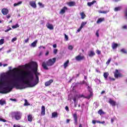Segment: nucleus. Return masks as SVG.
Listing matches in <instances>:
<instances>
[{"instance_id":"c9c22d12","label":"nucleus","mask_w":127,"mask_h":127,"mask_svg":"<svg viewBox=\"0 0 127 127\" xmlns=\"http://www.w3.org/2000/svg\"><path fill=\"white\" fill-rule=\"evenodd\" d=\"M98 12L99 13H104V14H106V13H108V11H101V10H99V11H98Z\"/></svg>"},{"instance_id":"a211bd4d","label":"nucleus","mask_w":127,"mask_h":127,"mask_svg":"<svg viewBox=\"0 0 127 127\" xmlns=\"http://www.w3.org/2000/svg\"><path fill=\"white\" fill-rule=\"evenodd\" d=\"M52 83H53V79H50L49 81L45 82V86H46V87H48V86L51 85Z\"/></svg>"},{"instance_id":"37998d69","label":"nucleus","mask_w":127,"mask_h":127,"mask_svg":"<svg viewBox=\"0 0 127 127\" xmlns=\"http://www.w3.org/2000/svg\"><path fill=\"white\" fill-rule=\"evenodd\" d=\"M68 49H69V50H73V46L72 45L68 46Z\"/></svg>"},{"instance_id":"69168bd1","label":"nucleus","mask_w":127,"mask_h":127,"mask_svg":"<svg viewBox=\"0 0 127 127\" xmlns=\"http://www.w3.org/2000/svg\"><path fill=\"white\" fill-rule=\"evenodd\" d=\"M74 107L76 108L77 107V105H78V102H76L74 103Z\"/></svg>"},{"instance_id":"412c9836","label":"nucleus","mask_w":127,"mask_h":127,"mask_svg":"<svg viewBox=\"0 0 127 127\" xmlns=\"http://www.w3.org/2000/svg\"><path fill=\"white\" fill-rule=\"evenodd\" d=\"M95 55L96 54L95 53V52H94L93 51H90L88 53V56H89V57H93V56H95Z\"/></svg>"},{"instance_id":"13d9d810","label":"nucleus","mask_w":127,"mask_h":127,"mask_svg":"<svg viewBox=\"0 0 127 127\" xmlns=\"http://www.w3.org/2000/svg\"><path fill=\"white\" fill-rule=\"evenodd\" d=\"M65 109L67 112H69V107H68V106H66Z\"/></svg>"},{"instance_id":"f3484780","label":"nucleus","mask_w":127,"mask_h":127,"mask_svg":"<svg viewBox=\"0 0 127 127\" xmlns=\"http://www.w3.org/2000/svg\"><path fill=\"white\" fill-rule=\"evenodd\" d=\"M41 116H45V106H44L41 107Z\"/></svg>"},{"instance_id":"39448f33","label":"nucleus","mask_w":127,"mask_h":127,"mask_svg":"<svg viewBox=\"0 0 127 127\" xmlns=\"http://www.w3.org/2000/svg\"><path fill=\"white\" fill-rule=\"evenodd\" d=\"M18 71V69H17V68H14L12 70H10L7 73V75H8L9 76H11L12 74H15V73H16V72Z\"/></svg>"},{"instance_id":"052dcab7","label":"nucleus","mask_w":127,"mask_h":127,"mask_svg":"<svg viewBox=\"0 0 127 127\" xmlns=\"http://www.w3.org/2000/svg\"><path fill=\"white\" fill-rule=\"evenodd\" d=\"M97 54L98 55H100V54H101V51L100 50H97Z\"/></svg>"},{"instance_id":"7ed1b4c3","label":"nucleus","mask_w":127,"mask_h":127,"mask_svg":"<svg viewBox=\"0 0 127 127\" xmlns=\"http://www.w3.org/2000/svg\"><path fill=\"white\" fill-rule=\"evenodd\" d=\"M55 62H56V58H54L52 59H50L46 63L43 62L42 63V67L45 70H48L49 68H48L47 66H53V65H54Z\"/></svg>"},{"instance_id":"5701e85b","label":"nucleus","mask_w":127,"mask_h":127,"mask_svg":"<svg viewBox=\"0 0 127 127\" xmlns=\"http://www.w3.org/2000/svg\"><path fill=\"white\" fill-rule=\"evenodd\" d=\"M69 64V60H67L64 64V69H66L67 67H68V65Z\"/></svg>"},{"instance_id":"4468645a","label":"nucleus","mask_w":127,"mask_h":127,"mask_svg":"<svg viewBox=\"0 0 127 127\" xmlns=\"http://www.w3.org/2000/svg\"><path fill=\"white\" fill-rule=\"evenodd\" d=\"M66 4H67L68 6H70L71 7L72 6H75V5H76V2L74 1H71L69 2H67L66 3Z\"/></svg>"},{"instance_id":"1a4fd4ad","label":"nucleus","mask_w":127,"mask_h":127,"mask_svg":"<svg viewBox=\"0 0 127 127\" xmlns=\"http://www.w3.org/2000/svg\"><path fill=\"white\" fill-rule=\"evenodd\" d=\"M73 118L74 121V124L75 126H77L78 125V117H77V113L73 114Z\"/></svg>"},{"instance_id":"bf43d9fd","label":"nucleus","mask_w":127,"mask_h":127,"mask_svg":"<svg viewBox=\"0 0 127 127\" xmlns=\"http://www.w3.org/2000/svg\"><path fill=\"white\" fill-rule=\"evenodd\" d=\"M35 76H39L40 75V73L37 72L36 73H35Z\"/></svg>"},{"instance_id":"338daca9","label":"nucleus","mask_w":127,"mask_h":127,"mask_svg":"<svg viewBox=\"0 0 127 127\" xmlns=\"http://www.w3.org/2000/svg\"><path fill=\"white\" fill-rule=\"evenodd\" d=\"M127 26H126V25H124V26H123V28L124 29H127Z\"/></svg>"},{"instance_id":"4d7b16f0","label":"nucleus","mask_w":127,"mask_h":127,"mask_svg":"<svg viewBox=\"0 0 127 127\" xmlns=\"http://www.w3.org/2000/svg\"><path fill=\"white\" fill-rule=\"evenodd\" d=\"M76 101H77V99H76V98L75 97L73 98L74 103H77Z\"/></svg>"},{"instance_id":"09e8293b","label":"nucleus","mask_w":127,"mask_h":127,"mask_svg":"<svg viewBox=\"0 0 127 127\" xmlns=\"http://www.w3.org/2000/svg\"><path fill=\"white\" fill-rule=\"evenodd\" d=\"M57 52H58V50L55 49L54 50V54H57Z\"/></svg>"},{"instance_id":"c756f323","label":"nucleus","mask_w":127,"mask_h":127,"mask_svg":"<svg viewBox=\"0 0 127 127\" xmlns=\"http://www.w3.org/2000/svg\"><path fill=\"white\" fill-rule=\"evenodd\" d=\"M22 67L24 69H26L27 68H30V65L29 64H26L25 65H22Z\"/></svg>"},{"instance_id":"a878e982","label":"nucleus","mask_w":127,"mask_h":127,"mask_svg":"<svg viewBox=\"0 0 127 127\" xmlns=\"http://www.w3.org/2000/svg\"><path fill=\"white\" fill-rule=\"evenodd\" d=\"M80 15L81 16V19H84V18L86 17V14H85V13H84V12H80Z\"/></svg>"},{"instance_id":"b1692460","label":"nucleus","mask_w":127,"mask_h":127,"mask_svg":"<svg viewBox=\"0 0 127 127\" xmlns=\"http://www.w3.org/2000/svg\"><path fill=\"white\" fill-rule=\"evenodd\" d=\"M95 2H97V1L96 0H93L92 2H87V5L88 6H92L94 3H95Z\"/></svg>"},{"instance_id":"680f3d73","label":"nucleus","mask_w":127,"mask_h":127,"mask_svg":"<svg viewBox=\"0 0 127 127\" xmlns=\"http://www.w3.org/2000/svg\"><path fill=\"white\" fill-rule=\"evenodd\" d=\"M6 18L8 19L9 18H10V14H8L7 16H6Z\"/></svg>"},{"instance_id":"a19ab883","label":"nucleus","mask_w":127,"mask_h":127,"mask_svg":"<svg viewBox=\"0 0 127 127\" xmlns=\"http://www.w3.org/2000/svg\"><path fill=\"white\" fill-rule=\"evenodd\" d=\"M0 122H3V123H6L7 121L5 119L0 118Z\"/></svg>"},{"instance_id":"8fccbe9b","label":"nucleus","mask_w":127,"mask_h":127,"mask_svg":"<svg viewBox=\"0 0 127 127\" xmlns=\"http://www.w3.org/2000/svg\"><path fill=\"white\" fill-rule=\"evenodd\" d=\"M29 41V38H27L26 40H24L25 43H27Z\"/></svg>"},{"instance_id":"c03bdc74","label":"nucleus","mask_w":127,"mask_h":127,"mask_svg":"<svg viewBox=\"0 0 127 127\" xmlns=\"http://www.w3.org/2000/svg\"><path fill=\"white\" fill-rule=\"evenodd\" d=\"M111 60H112V59H111V58L109 59L108 60L107 62H106L107 65H109V64H110V63H111Z\"/></svg>"},{"instance_id":"f8f14e48","label":"nucleus","mask_w":127,"mask_h":127,"mask_svg":"<svg viewBox=\"0 0 127 127\" xmlns=\"http://www.w3.org/2000/svg\"><path fill=\"white\" fill-rule=\"evenodd\" d=\"M33 64L34 65V67L33 69V71H34V74H36L37 72L38 65H37V63L35 62H33Z\"/></svg>"},{"instance_id":"a18cd8bd","label":"nucleus","mask_w":127,"mask_h":127,"mask_svg":"<svg viewBox=\"0 0 127 127\" xmlns=\"http://www.w3.org/2000/svg\"><path fill=\"white\" fill-rule=\"evenodd\" d=\"M125 16L126 19H127V8L125 11Z\"/></svg>"},{"instance_id":"cd10ccee","label":"nucleus","mask_w":127,"mask_h":127,"mask_svg":"<svg viewBox=\"0 0 127 127\" xmlns=\"http://www.w3.org/2000/svg\"><path fill=\"white\" fill-rule=\"evenodd\" d=\"M32 115H28V122H32Z\"/></svg>"},{"instance_id":"e433bc0d","label":"nucleus","mask_w":127,"mask_h":127,"mask_svg":"<svg viewBox=\"0 0 127 127\" xmlns=\"http://www.w3.org/2000/svg\"><path fill=\"white\" fill-rule=\"evenodd\" d=\"M98 113L99 115H103V114H104V112H103V110L102 109L99 110Z\"/></svg>"},{"instance_id":"c85d7f7f","label":"nucleus","mask_w":127,"mask_h":127,"mask_svg":"<svg viewBox=\"0 0 127 127\" xmlns=\"http://www.w3.org/2000/svg\"><path fill=\"white\" fill-rule=\"evenodd\" d=\"M5 104H6L5 100H2L1 99L0 100V105H1V106H3V105H5Z\"/></svg>"},{"instance_id":"473e14b6","label":"nucleus","mask_w":127,"mask_h":127,"mask_svg":"<svg viewBox=\"0 0 127 127\" xmlns=\"http://www.w3.org/2000/svg\"><path fill=\"white\" fill-rule=\"evenodd\" d=\"M17 27H19V25H18V24H16L15 25H13L12 26V28H13V29L17 28Z\"/></svg>"},{"instance_id":"f704fd0d","label":"nucleus","mask_w":127,"mask_h":127,"mask_svg":"<svg viewBox=\"0 0 127 127\" xmlns=\"http://www.w3.org/2000/svg\"><path fill=\"white\" fill-rule=\"evenodd\" d=\"M4 43V39H1L0 40V45H2Z\"/></svg>"},{"instance_id":"aec40b11","label":"nucleus","mask_w":127,"mask_h":127,"mask_svg":"<svg viewBox=\"0 0 127 127\" xmlns=\"http://www.w3.org/2000/svg\"><path fill=\"white\" fill-rule=\"evenodd\" d=\"M38 41L37 40H35L31 44L30 46L31 47H36V45L37 44V42Z\"/></svg>"},{"instance_id":"de8ad7c7","label":"nucleus","mask_w":127,"mask_h":127,"mask_svg":"<svg viewBox=\"0 0 127 127\" xmlns=\"http://www.w3.org/2000/svg\"><path fill=\"white\" fill-rule=\"evenodd\" d=\"M99 31H100V30H97L96 31V35L97 37H99Z\"/></svg>"},{"instance_id":"ea45409f","label":"nucleus","mask_w":127,"mask_h":127,"mask_svg":"<svg viewBox=\"0 0 127 127\" xmlns=\"http://www.w3.org/2000/svg\"><path fill=\"white\" fill-rule=\"evenodd\" d=\"M121 52H122L123 53H124L125 54H126V53H127V51L125 49H122L121 50Z\"/></svg>"},{"instance_id":"0e129e2a","label":"nucleus","mask_w":127,"mask_h":127,"mask_svg":"<svg viewBox=\"0 0 127 127\" xmlns=\"http://www.w3.org/2000/svg\"><path fill=\"white\" fill-rule=\"evenodd\" d=\"M80 84H86V81H85V80H83L80 82Z\"/></svg>"},{"instance_id":"f257e3e1","label":"nucleus","mask_w":127,"mask_h":127,"mask_svg":"<svg viewBox=\"0 0 127 127\" xmlns=\"http://www.w3.org/2000/svg\"><path fill=\"white\" fill-rule=\"evenodd\" d=\"M13 79L9 80H6V75H3L1 76L0 80V94H7L9 93L13 89L14 87H15L16 89H25L26 87H24L23 84H19L17 83L16 79L17 76L13 74Z\"/></svg>"},{"instance_id":"6ab92c4d","label":"nucleus","mask_w":127,"mask_h":127,"mask_svg":"<svg viewBox=\"0 0 127 127\" xmlns=\"http://www.w3.org/2000/svg\"><path fill=\"white\" fill-rule=\"evenodd\" d=\"M103 21H105V18L104 17L99 18L97 20L96 23H97V24H100V23H101V22H103Z\"/></svg>"},{"instance_id":"7c9ffc66","label":"nucleus","mask_w":127,"mask_h":127,"mask_svg":"<svg viewBox=\"0 0 127 127\" xmlns=\"http://www.w3.org/2000/svg\"><path fill=\"white\" fill-rule=\"evenodd\" d=\"M21 3H22V1H20L18 2L17 3H14L13 6H17V5H19V4H21Z\"/></svg>"},{"instance_id":"4c0bfd02","label":"nucleus","mask_w":127,"mask_h":127,"mask_svg":"<svg viewBox=\"0 0 127 127\" xmlns=\"http://www.w3.org/2000/svg\"><path fill=\"white\" fill-rule=\"evenodd\" d=\"M24 106H29V104H28V102L26 99H25V103L24 104Z\"/></svg>"},{"instance_id":"20e7f679","label":"nucleus","mask_w":127,"mask_h":127,"mask_svg":"<svg viewBox=\"0 0 127 127\" xmlns=\"http://www.w3.org/2000/svg\"><path fill=\"white\" fill-rule=\"evenodd\" d=\"M11 115L12 119H15L16 121L21 120V118L22 117V114L19 111L12 112Z\"/></svg>"},{"instance_id":"393cba45","label":"nucleus","mask_w":127,"mask_h":127,"mask_svg":"<svg viewBox=\"0 0 127 127\" xmlns=\"http://www.w3.org/2000/svg\"><path fill=\"white\" fill-rule=\"evenodd\" d=\"M118 46H119V45L115 43H113L112 45V47L113 49H117V48H118Z\"/></svg>"},{"instance_id":"49530a36","label":"nucleus","mask_w":127,"mask_h":127,"mask_svg":"<svg viewBox=\"0 0 127 127\" xmlns=\"http://www.w3.org/2000/svg\"><path fill=\"white\" fill-rule=\"evenodd\" d=\"M17 40V38L14 37V38L12 39L11 42H14V41H16Z\"/></svg>"},{"instance_id":"423d86ee","label":"nucleus","mask_w":127,"mask_h":127,"mask_svg":"<svg viewBox=\"0 0 127 127\" xmlns=\"http://www.w3.org/2000/svg\"><path fill=\"white\" fill-rule=\"evenodd\" d=\"M81 54H80L75 57V58L76 61H82V60H85V56L83 55L81 56Z\"/></svg>"},{"instance_id":"2eb2a0df","label":"nucleus","mask_w":127,"mask_h":127,"mask_svg":"<svg viewBox=\"0 0 127 127\" xmlns=\"http://www.w3.org/2000/svg\"><path fill=\"white\" fill-rule=\"evenodd\" d=\"M46 27H47V28H48V29H50V30H53V29H54V26H53V25L48 23L46 24Z\"/></svg>"},{"instance_id":"5fc2aeb1","label":"nucleus","mask_w":127,"mask_h":127,"mask_svg":"<svg viewBox=\"0 0 127 127\" xmlns=\"http://www.w3.org/2000/svg\"><path fill=\"white\" fill-rule=\"evenodd\" d=\"M98 121H96V120H92V124H93V125L96 124V123H97Z\"/></svg>"},{"instance_id":"3c124183","label":"nucleus","mask_w":127,"mask_h":127,"mask_svg":"<svg viewBox=\"0 0 127 127\" xmlns=\"http://www.w3.org/2000/svg\"><path fill=\"white\" fill-rule=\"evenodd\" d=\"M97 123H98V124H102L103 125L104 124H105V121H103V122H101V121H97Z\"/></svg>"},{"instance_id":"ddd939ff","label":"nucleus","mask_w":127,"mask_h":127,"mask_svg":"<svg viewBox=\"0 0 127 127\" xmlns=\"http://www.w3.org/2000/svg\"><path fill=\"white\" fill-rule=\"evenodd\" d=\"M29 4L32 7H33V8H36L37 7L36 2L35 1H30Z\"/></svg>"},{"instance_id":"79ce46f5","label":"nucleus","mask_w":127,"mask_h":127,"mask_svg":"<svg viewBox=\"0 0 127 127\" xmlns=\"http://www.w3.org/2000/svg\"><path fill=\"white\" fill-rule=\"evenodd\" d=\"M64 38L66 41H68V40H69V37H68V36H67L66 34H64Z\"/></svg>"},{"instance_id":"72a5a7b5","label":"nucleus","mask_w":127,"mask_h":127,"mask_svg":"<svg viewBox=\"0 0 127 127\" xmlns=\"http://www.w3.org/2000/svg\"><path fill=\"white\" fill-rule=\"evenodd\" d=\"M87 24V22H82L80 27L82 28Z\"/></svg>"},{"instance_id":"0eeeda50","label":"nucleus","mask_w":127,"mask_h":127,"mask_svg":"<svg viewBox=\"0 0 127 127\" xmlns=\"http://www.w3.org/2000/svg\"><path fill=\"white\" fill-rule=\"evenodd\" d=\"M114 77L115 78H116V79H118L119 77H123V74L119 72L118 69H116L115 71L114 72Z\"/></svg>"},{"instance_id":"9b49d317","label":"nucleus","mask_w":127,"mask_h":127,"mask_svg":"<svg viewBox=\"0 0 127 127\" xmlns=\"http://www.w3.org/2000/svg\"><path fill=\"white\" fill-rule=\"evenodd\" d=\"M66 10H68V7L66 6L63 7L60 11V14H64L66 12Z\"/></svg>"},{"instance_id":"dca6fc26","label":"nucleus","mask_w":127,"mask_h":127,"mask_svg":"<svg viewBox=\"0 0 127 127\" xmlns=\"http://www.w3.org/2000/svg\"><path fill=\"white\" fill-rule=\"evenodd\" d=\"M89 92L90 93V95L86 96L85 98L86 99H90V98H92L93 97V95H94L93 94V91H92V88H90L88 89Z\"/></svg>"},{"instance_id":"9d476101","label":"nucleus","mask_w":127,"mask_h":127,"mask_svg":"<svg viewBox=\"0 0 127 127\" xmlns=\"http://www.w3.org/2000/svg\"><path fill=\"white\" fill-rule=\"evenodd\" d=\"M1 11L3 15H6V14H8L9 12L8 9L6 8H2Z\"/></svg>"},{"instance_id":"2f4dec72","label":"nucleus","mask_w":127,"mask_h":127,"mask_svg":"<svg viewBox=\"0 0 127 127\" xmlns=\"http://www.w3.org/2000/svg\"><path fill=\"white\" fill-rule=\"evenodd\" d=\"M122 9V7L119 6V7H116L114 8L115 11H118L119 10H121Z\"/></svg>"},{"instance_id":"bb28decb","label":"nucleus","mask_w":127,"mask_h":127,"mask_svg":"<svg viewBox=\"0 0 127 127\" xmlns=\"http://www.w3.org/2000/svg\"><path fill=\"white\" fill-rule=\"evenodd\" d=\"M109 72H106L104 73L103 76L106 80L108 79V77H109Z\"/></svg>"},{"instance_id":"e2e57ef3","label":"nucleus","mask_w":127,"mask_h":127,"mask_svg":"<svg viewBox=\"0 0 127 127\" xmlns=\"http://www.w3.org/2000/svg\"><path fill=\"white\" fill-rule=\"evenodd\" d=\"M53 47H54V48H56V47H57V45L56 44H54Z\"/></svg>"},{"instance_id":"6e6552de","label":"nucleus","mask_w":127,"mask_h":127,"mask_svg":"<svg viewBox=\"0 0 127 127\" xmlns=\"http://www.w3.org/2000/svg\"><path fill=\"white\" fill-rule=\"evenodd\" d=\"M108 103H110V104L112 106V107H116V106L118 105V104H117V102L112 99L111 98L109 99Z\"/></svg>"},{"instance_id":"58836bf2","label":"nucleus","mask_w":127,"mask_h":127,"mask_svg":"<svg viewBox=\"0 0 127 127\" xmlns=\"http://www.w3.org/2000/svg\"><path fill=\"white\" fill-rule=\"evenodd\" d=\"M38 4L41 7H44V5L42 3L39 2Z\"/></svg>"},{"instance_id":"f03ea898","label":"nucleus","mask_w":127,"mask_h":127,"mask_svg":"<svg viewBox=\"0 0 127 127\" xmlns=\"http://www.w3.org/2000/svg\"><path fill=\"white\" fill-rule=\"evenodd\" d=\"M36 79L34 83L31 84L30 83L34 79L33 73L30 71L21 70L17 75L16 81L19 82H22L25 85H27L29 87L32 88L36 86L39 83V77L38 75H36Z\"/></svg>"},{"instance_id":"6e6d98bb","label":"nucleus","mask_w":127,"mask_h":127,"mask_svg":"<svg viewBox=\"0 0 127 127\" xmlns=\"http://www.w3.org/2000/svg\"><path fill=\"white\" fill-rule=\"evenodd\" d=\"M10 101H12L13 102H16V99L10 98Z\"/></svg>"},{"instance_id":"774afa93","label":"nucleus","mask_w":127,"mask_h":127,"mask_svg":"<svg viewBox=\"0 0 127 127\" xmlns=\"http://www.w3.org/2000/svg\"><path fill=\"white\" fill-rule=\"evenodd\" d=\"M13 127H20V126H18V125H13Z\"/></svg>"},{"instance_id":"4be33fe9","label":"nucleus","mask_w":127,"mask_h":127,"mask_svg":"<svg viewBox=\"0 0 127 127\" xmlns=\"http://www.w3.org/2000/svg\"><path fill=\"white\" fill-rule=\"evenodd\" d=\"M58 118V113L57 112H54L52 114V118Z\"/></svg>"},{"instance_id":"603ef678","label":"nucleus","mask_w":127,"mask_h":127,"mask_svg":"<svg viewBox=\"0 0 127 127\" xmlns=\"http://www.w3.org/2000/svg\"><path fill=\"white\" fill-rule=\"evenodd\" d=\"M82 27L80 26V27L77 29V32H80L81 30H82Z\"/></svg>"},{"instance_id":"864d4df0","label":"nucleus","mask_w":127,"mask_h":127,"mask_svg":"<svg viewBox=\"0 0 127 127\" xmlns=\"http://www.w3.org/2000/svg\"><path fill=\"white\" fill-rule=\"evenodd\" d=\"M79 98H85L86 99V97H84L83 94L79 95Z\"/></svg>"}]
</instances>
